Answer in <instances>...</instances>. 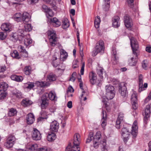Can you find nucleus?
Instances as JSON below:
<instances>
[{
  "instance_id": "nucleus-1",
  "label": "nucleus",
  "mask_w": 151,
  "mask_h": 151,
  "mask_svg": "<svg viewBox=\"0 0 151 151\" xmlns=\"http://www.w3.org/2000/svg\"><path fill=\"white\" fill-rule=\"evenodd\" d=\"M80 135L76 134L74 136L73 142L74 145L71 147V144H69L65 149V151H80V148L78 147L79 144Z\"/></svg>"
},
{
  "instance_id": "nucleus-2",
  "label": "nucleus",
  "mask_w": 151,
  "mask_h": 151,
  "mask_svg": "<svg viewBox=\"0 0 151 151\" xmlns=\"http://www.w3.org/2000/svg\"><path fill=\"white\" fill-rule=\"evenodd\" d=\"M47 34L50 45L52 46H55L57 43L55 32L52 29H50L48 31Z\"/></svg>"
},
{
  "instance_id": "nucleus-3",
  "label": "nucleus",
  "mask_w": 151,
  "mask_h": 151,
  "mask_svg": "<svg viewBox=\"0 0 151 151\" xmlns=\"http://www.w3.org/2000/svg\"><path fill=\"white\" fill-rule=\"evenodd\" d=\"M130 40L133 54L137 57V56L138 50L139 48L138 42L137 40L133 37L130 38Z\"/></svg>"
},
{
  "instance_id": "nucleus-4",
  "label": "nucleus",
  "mask_w": 151,
  "mask_h": 151,
  "mask_svg": "<svg viewBox=\"0 0 151 151\" xmlns=\"http://www.w3.org/2000/svg\"><path fill=\"white\" fill-rule=\"evenodd\" d=\"M104 50V42L102 40H100L96 44L94 50L93 51V55L96 56L98 53L103 51Z\"/></svg>"
},
{
  "instance_id": "nucleus-5",
  "label": "nucleus",
  "mask_w": 151,
  "mask_h": 151,
  "mask_svg": "<svg viewBox=\"0 0 151 151\" xmlns=\"http://www.w3.org/2000/svg\"><path fill=\"white\" fill-rule=\"evenodd\" d=\"M16 140V139L14 136L10 135L4 143V146L7 148H11L13 147Z\"/></svg>"
},
{
  "instance_id": "nucleus-6",
  "label": "nucleus",
  "mask_w": 151,
  "mask_h": 151,
  "mask_svg": "<svg viewBox=\"0 0 151 151\" xmlns=\"http://www.w3.org/2000/svg\"><path fill=\"white\" fill-rule=\"evenodd\" d=\"M131 100L133 108L134 109H136L137 107L138 104L137 95L136 92L134 91L133 92L131 95Z\"/></svg>"
},
{
  "instance_id": "nucleus-7",
  "label": "nucleus",
  "mask_w": 151,
  "mask_h": 151,
  "mask_svg": "<svg viewBox=\"0 0 151 151\" xmlns=\"http://www.w3.org/2000/svg\"><path fill=\"white\" fill-rule=\"evenodd\" d=\"M121 134L124 142H127L130 137V132L127 128L124 127L122 129Z\"/></svg>"
},
{
  "instance_id": "nucleus-8",
  "label": "nucleus",
  "mask_w": 151,
  "mask_h": 151,
  "mask_svg": "<svg viewBox=\"0 0 151 151\" xmlns=\"http://www.w3.org/2000/svg\"><path fill=\"white\" fill-rule=\"evenodd\" d=\"M23 33H21V30H19L18 33V35L16 33L13 34L12 35L11 37V39L14 42H15L18 39L20 40L22 39L21 37H24L25 36V32L23 31Z\"/></svg>"
},
{
  "instance_id": "nucleus-9",
  "label": "nucleus",
  "mask_w": 151,
  "mask_h": 151,
  "mask_svg": "<svg viewBox=\"0 0 151 151\" xmlns=\"http://www.w3.org/2000/svg\"><path fill=\"white\" fill-rule=\"evenodd\" d=\"M32 137L34 140H40L41 139V135L40 132L35 128H34L32 133Z\"/></svg>"
},
{
  "instance_id": "nucleus-10",
  "label": "nucleus",
  "mask_w": 151,
  "mask_h": 151,
  "mask_svg": "<svg viewBox=\"0 0 151 151\" xmlns=\"http://www.w3.org/2000/svg\"><path fill=\"white\" fill-rule=\"evenodd\" d=\"M124 20L126 27L130 29L133 25L132 19L129 16L126 15L124 16Z\"/></svg>"
},
{
  "instance_id": "nucleus-11",
  "label": "nucleus",
  "mask_w": 151,
  "mask_h": 151,
  "mask_svg": "<svg viewBox=\"0 0 151 151\" xmlns=\"http://www.w3.org/2000/svg\"><path fill=\"white\" fill-rule=\"evenodd\" d=\"M38 149V146L36 144L28 143L26 146V150L27 151H37Z\"/></svg>"
},
{
  "instance_id": "nucleus-12",
  "label": "nucleus",
  "mask_w": 151,
  "mask_h": 151,
  "mask_svg": "<svg viewBox=\"0 0 151 151\" xmlns=\"http://www.w3.org/2000/svg\"><path fill=\"white\" fill-rule=\"evenodd\" d=\"M48 20L54 27H58L61 25V22L56 17L49 18Z\"/></svg>"
},
{
  "instance_id": "nucleus-13",
  "label": "nucleus",
  "mask_w": 151,
  "mask_h": 151,
  "mask_svg": "<svg viewBox=\"0 0 151 151\" xmlns=\"http://www.w3.org/2000/svg\"><path fill=\"white\" fill-rule=\"evenodd\" d=\"M31 17V15L29 13L24 12L22 14L21 22H22L24 24H25L30 20Z\"/></svg>"
},
{
  "instance_id": "nucleus-14",
  "label": "nucleus",
  "mask_w": 151,
  "mask_h": 151,
  "mask_svg": "<svg viewBox=\"0 0 151 151\" xmlns=\"http://www.w3.org/2000/svg\"><path fill=\"white\" fill-rule=\"evenodd\" d=\"M137 121H135L132 127L131 134L134 138H135L137 133Z\"/></svg>"
},
{
  "instance_id": "nucleus-15",
  "label": "nucleus",
  "mask_w": 151,
  "mask_h": 151,
  "mask_svg": "<svg viewBox=\"0 0 151 151\" xmlns=\"http://www.w3.org/2000/svg\"><path fill=\"white\" fill-rule=\"evenodd\" d=\"M59 128V124L56 121L52 122L50 125V130L54 132H57Z\"/></svg>"
},
{
  "instance_id": "nucleus-16",
  "label": "nucleus",
  "mask_w": 151,
  "mask_h": 151,
  "mask_svg": "<svg viewBox=\"0 0 151 151\" xmlns=\"http://www.w3.org/2000/svg\"><path fill=\"white\" fill-rule=\"evenodd\" d=\"M124 114L120 112L119 114L118 117L116 121V127L117 129L120 128L121 126V122L123 119Z\"/></svg>"
},
{
  "instance_id": "nucleus-17",
  "label": "nucleus",
  "mask_w": 151,
  "mask_h": 151,
  "mask_svg": "<svg viewBox=\"0 0 151 151\" xmlns=\"http://www.w3.org/2000/svg\"><path fill=\"white\" fill-rule=\"evenodd\" d=\"M126 87L125 86V84L123 83L119 86V91L121 95L124 97L127 95Z\"/></svg>"
},
{
  "instance_id": "nucleus-18",
  "label": "nucleus",
  "mask_w": 151,
  "mask_h": 151,
  "mask_svg": "<svg viewBox=\"0 0 151 151\" xmlns=\"http://www.w3.org/2000/svg\"><path fill=\"white\" fill-rule=\"evenodd\" d=\"M89 78L90 82L91 84L94 85L97 81V78L96 74L93 72L89 73Z\"/></svg>"
},
{
  "instance_id": "nucleus-19",
  "label": "nucleus",
  "mask_w": 151,
  "mask_h": 151,
  "mask_svg": "<svg viewBox=\"0 0 151 151\" xmlns=\"http://www.w3.org/2000/svg\"><path fill=\"white\" fill-rule=\"evenodd\" d=\"M12 27L11 24L9 23H4L1 25V28L3 31L9 32L11 31Z\"/></svg>"
},
{
  "instance_id": "nucleus-20",
  "label": "nucleus",
  "mask_w": 151,
  "mask_h": 151,
  "mask_svg": "<svg viewBox=\"0 0 151 151\" xmlns=\"http://www.w3.org/2000/svg\"><path fill=\"white\" fill-rule=\"evenodd\" d=\"M18 48L19 51L20 52V54L22 56L25 58L28 57V52L26 51L25 49H24V47L20 45L18 47Z\"/></svg>"
},
{
  "instance_id": "nucleus-21",
  "label": "nucleus",
  "mask_w": 151,
  "mask_h": 151,
  "mask_svg": "<svg viewBox=\"0 0 151 151\" xmlns=\"http://www.w3.org/2000/svg\"><path fill=\"white\" fill-rule=\"evenodd\" d=\"M150 105H147L145 110V111L143 113V115L144 116V119H147L150 116Z\"/></svg>"
},
{
  "instance_id": "nucleus-22",
  "label": "nucleus",
  "mask_w": 151,
  "mask_h": 151,
  "mask_svg": "<svg viewBox=\"0 0 151 151\" xmlns=\"http://www.w3.org/2000/svg\"><path fill=\"white\" fill-rule=\"evenodd\" d=\"M119 18L118 16L114 17L112 19V25L115 28L118 27L120 24Z\"/></svg>"
},
{
  "instance_id": "nucleus-23",
  "label": "nucleus",
  "mask_w": 151,
  "mask_h": 151,
  "mask_svg": "<svg viewBox=\"0 0 151 151\" xmlns=\"http://www.w3.org/2000/svg\"><path fill=\"white\" fill-rule=\"evenodd\" d=\"M35 118L33 114L32 113H29L27 116V123L29 124H32L35 121Z\"/></svg>"
},
{
  "instance_id": "nucleus-24",
  "label": "nucleus",
  "mask_w": 151,
  "mask_h": 151,
  "mask_svg": "<svg viewBox=\"0 0 151 151\" xmlns=\"http://www.w3.org/2000/svg\"><path fill=\"white\" fill-rule=\"evenodd\" d=\"M102 118L101 119V126L103 128H104L106 124V112L104 111H102Z\"/></svg>"
},
{
  "instance_id": "nucleus-25",
  "label": "nucleus",
  "mask_w": 151,
  "mask_h": 151,
  "mask_svg": "<svg viewBox=\"0 0 151 151\" xmlns=\"http://www.w3.org/2000/svg\"><path fill=\"white\" fill-rule=\"evenodd\" d=\"M56 55H55L53 57L52 64L53 66L57 67L60 64V59L57 58Z\"/></svg>"
},
{
  "instance_id": "nucleus-26",
  "label": "nucleus",
  "mask_w": 151,
  "mask_h": 151,
  "mask_svg": "<svg viewBox=\"0 0 151 151\" xmlns=\"http://www.w3.org/2000/svg\"><path fill=\"white\" fill-rule=\"evenodd\" d=\"M56 76L52 73L50 74L48 76L46 79L47 83L56 80Z\"/></svg>"
},
{
  "instance_id": "nucleus-27",
  "label": "nucleus",
  "mask_w": 151,
  "mask_h": 151,
  "mask_svg": "<svg viewBox=\"0 0 151 151\" xmlns=\"http://www.w3.org/2000/svg\"><path fill=\"white\" fill-rule=\"evenodd\" d=\"M32 103V102L28 99H23L21 102L22 105L24 107L27 106Z\"/></svg>"
},
{
  "instance_id": "nucleus-28",
  "label": "nucleus",
  "mask_w": 151,
  "mask_h": 151,
  "mask_svg": "<svg viewBox=\"0 0 151 151\" xmlns=\"http://www.w3.org/2000/svg\"><path fill=\"white\" fill-rule=\"evenodd\" d=\"M56 138L55 134L53 132H49L47 136V139L49 141H52Z\"/></svg>"
},
{
  "instance_id": "nucleus-29",
  "label": "nucleus",
  "mask_w": 151,
  "mask_h": 151,
  "mask_svg": "<svg viewBox=\"0 0 151 151\" xmlns=\"http://www.w3.org/2000/svg\"><path fill=\"white\" fill-rule=\"evenodd\" d=\"M22 14L17 13L14 14L13 17L14 20L17 22H21Z\"/></svg>"
},
{
  "instance_id": "nucleus-30",
  "label": "nucleus",
  "mask_w": 151,
  "mask_h": 151,
  "mask_svg": "<svg viewBox=\"0 0 151 151\" xmlns=\"http://www.w3.org/2000/svg\"><path fill=\"white\" fill-rule=\"evenodd\" d=\"M110 0H104L103 8L105 11L109 10V1Z\"/></svg>"
},
{
  "instance_id": "nucleus-31",
  "label": "nucleus",
  "mask_w": 151,
  "mask_h": 151,
  "mask_svg": "<svg viewBox=\"0 0 151 151\" xmlns=\"http://www.w3.org/2000/svg\"><path fill=\"white\" fill-rule=\"evenodd\" d=\"M48 94L49 99L52 101H55L57 100V97L55 93L53 91H50Z\"/></svg>"
},
{
  "instance_id": "nucleus-32",
  "label": "nucleus",
  "mask_w": 151,
  "mask_h": 151,
  "mask_svg": "<svg viewBox=\"0 0 151 151\" xmlns=\"http://www.w3.org/2000/svg\"><path fill=\"white\" fill-rule=\"evenodd\" d=\"M41 107L42 109H46L49 104V100H41Z\"/></svg>"
},
{
  "instance_id": "nucleus-33",
  "label": "nucleus",
  "mask_w": 151,
  "mask_h": 151,
  "mask_svg": "<svg viewBox=\"0 0 151 151\" xmlns=\"http://www.w3.org/2000/svg\"><path fill=\"white\" fill-rule=\"evenodd\" d=\"M46 112L45 111H42L40 113V116L38 119V121H42L43 119H46L47 117Z\"/></svg>"
},
{
  "instance_id": "nucleus-34",
  "label": "nucleus",
  "mask_w": 151,
  "mask_h": 151,
  "mask_svg": "<svg viewBox=\"0 0 151 151\" xmlns=\"http://www.w3.org/2000/svg\"><path fill=\"white\" fill-rule=\"evenodd\" d=\"M115 91L106 93V96L107 99H111L115 96Z\"/></svg>"
},
{
  "instance_id": "nucleus-35",
  "label": "nucleus",
  "mask_w": 151,
  "mask_h": 151,
  "mask_svg": "<svg viewBox=\"0 0 151 151\" xmlns=\"http://www.w3.org/2000/svg\"><path fill=\"white\" fill-rule=\"evenodd\" d=\"M139 91L141 92L143 89H142L143 86V80L142 76L141 75H139Z\"/></svg>"
},
{
  "instance_id": "nucleus-36",
  "label": "nucleus",
  "mask_w": 151,
  "mask_h": 151,
  "mask_svg": "<svg viewBox=\"0 0 151 151\" xmlns=\"http://www.w3.org/2000/svg\"><path fill=\"white\" fill-rule=\"evenodd\" d=\"M137 57L135 56V58L131 57L128 60L129 64L131 66L135 65L137 62Z\"/></svg>"
},
{
  "instance_id": "nucleus-37",
  "label": "nucleus",
  "mask_w": 151,
  "mask_h": 151,
  "mask_svg": "<svg viewBox=\"0 0 151 151\" xmlns=\"http://www.w3.org/2000/svg\"><path fill=\"white\" fill-rule=\"evenodd\" d=\"M105 90L106 93L115 91L114 87L110 84H108L105 86Z\"/></svg>"
},
{
  "instance_id": "nucleus-38",
  "label": "nucleus",
  "mask_w": 151,
  "mask_h": 151,
  "mask_svg": "<svg viewBox=\"0 0 151 151\" xmlns=\"http://www.w3.org/2000/svg\"><path fill=\"white\" fill-rule=\"evenodd\" d=\"M17 113V112L16 109L12 108L9 109L8 115L10 116H12L16 115Z\"/></svg>"
},
{
  "instance_id": "nucleus-39",
  "label": "nucleus",
  "mask_w": 151,
  "mask_h": 151,
  "mask_svg": "<svg viewBox=\"0 0 151 151\" xmlns=\"http://www.w3.org/2000/svg\"><path fill=\"white\" fill-rule=\"evenodd\" d=\"M60 58L63 59H66L68 55L67 52L64 50L61 49L60 51Z\"/></svg>"
},
{
  "instance_id": "nucleus-40",
  "label": "nucleus",
  "mask_w": 151,
  "mask_h": 151,
  "mask_svg": "<svg viewBox=\"0 0 151 151\" xmlns=\"http://www.w3.org/2000/svg\"><path fill=\"white\" fill-rule=\"evenodd\" d=\"M37 86L39 87H43L45 86H49L50 84L49 83H47L45 82H40L37 81L36 83Z\"/></svg>"
},
{
  "instance_id": "nucleus-41",
  "label": "nucleus",
  "mask_w": 151,
  "mask_h": 151,
  "mask_svg": "<svg viewBox=\"0 0 151 151\" xmlns=\"http://www.w3.org/2000/svg\"><path fill=\"white\" fill-rule=\"evenodd\" d=\"M101 138V132L100 131H98L93 137V140L100 141V140Z\"/></svg>"
},
{
  "instance_id": "nucleus-42",
  "label": "nucleus",
  "mask_w": 151,
  "mask_h": 151,
  "mask_svg": "<svg viewBox=\"0 0 151 151\" xmlns=\"http://www.w3.org/2000/svg\"><path fill=\"white\" fill-rule=\"evenodd\" d=\"M70 26L68 20L67 19H65L63 21L62 27L64 29H65Z\"/></svg>"
},
{
  "instance_id": "nucleus-43",
  "label": "nucleus",
  "mask_w": 151,
  "mask_h": 151,
  "mask_svg": "<svg viewBox=\"0 0 151 151\" xmlns=\"http://www.w3.org/2000/svg\"><path fill=\"white\" fill-rule=\"evenodd\" d=\"M12 93L16 97L18 98H20L22 95V93L18 90L15 89H14L12 92Z\"/></svg>"
},
{
  "instance_id": "nucleus-44",
  "label": "nucleus",
  "mask_w": 151,
  "mask_h": 151,
  "mask_svg": "<svg viewBox=\"0 0 151 151\" xmlns=\"http://www.w3.org/2000/svg\"><path fill=\"white\" fill-rule=\"evenodd\" d=\"M102 151H108V147L106 143V140L104 139L101 145Z\"/></svg>"
},
{
  "instance_id": "nucleus-45",
  "label": "nucleus",
  "mask_w": 151,
  "mask_h": 151,
  "mask_svg": "<svg viewBox=\"0 0 151 151\" xmlns=\"http://www.w3.org/2000/svg\"><path fill=\"white\" fill-rule=\"evenodd\" d=\"M93 139V132H91L89 133L88 138L86 141V143H89Z\"/></svg>"
},
{
  "instance_id": "nucleus-46",
  "label": "nucleus",
  "mask_w": 151,
  "mask_h": 151,
  "mask_svg": "<svg viewBox=\"0 0 151 151\" xmlns=\"http://www.w3.org/2000/svg\"><path fill=\"white\" fill-rule=\"evenodd\" d=\"M34 86V85L33 83L28 82L26 83H24V87L29 89L33 88Z\"/></svg>"
},
{
  "instance_id": "nucleus-47",
  "label": "nucleus",
  "mask_w": 151,
  "mask_h": 151,
  "mask_svg": "<svg viewBox=\"0 0 151 151\" xmlns=\"http://www.w3.org/2000/svg\"><path fill=\"white\" fill-rule=\"evenodd\" d=\"M100 22V17L99 16H97L95 18L94 21V25L96 28H98L99 27Z\"/></svg>"
},
{
  "instance_id": "nucleus-48",
  "label": "nucleus",
  "mask_w": 151,
  "mask_h": 151,
  "mask_svg": "<svg viewBox=\"0 0 151 151\" xmlns=\"http://www.w3.org/2000/svg\"><path fill=\"white\" fill-rule=\"evenodd\" d=\"M74 90L72 87L70 86L68 88L67 91V94L68 97L72 96L73 95L72 93Z\"/></svg>"
},
{
  "instance_id": "nucleus-49",
  "label": "nucleus",
  "mask_w": 151,
  "mask_h": 151,
  "mask_svg": "<svg viewBox=\"0 0 151 151\" xmlns=\"http://www.w3.org/2000/svg\"><path fill=\"white\" fill-rule=\"evenodd\" d=\"M32 42V40L31 39L28 37H25L24 40V43L26 46H28Z\"/></svg>"
},
{
  "instance_id": "nucleus-50",
  "label": "nucleus",
  "mask_w": 151,
  "mask_h": 151,
  "mask_svg": "<svg viewBox=\"0 0 151 151\" xmlns=\"http://www.w3.org/2000/svg\"><path fill=\"white\" fill-rule=\"evenodd\" d=\"M24 29L26 32H29L32 29L31 24H25Z\"/></svg>"
},
{
  "instance_id": "nucleus-51",
  "label": "nucleus",
  "mask_w": 151,
  "mask_h": 151,
  "mask_svg": "<svg viewBox=\"0 0 151 151\" xmlns=\"http://www.w3.org/2000/svg\"><path fill=\"white\" fill-rule=\"evenodd\" d=\"M8 87V85L5 82H2L0 84V88L2 89L4 91L6 90Z\"/></svg>"
},
{
  "instance_id": "nucleus-52",
  "label": "nucleus",
  "mask_w": 151,
  "mask_h": 151,
  "mask_svg": "<svg viewBox=\"0 0 151 151\" xmlns=\"http://www.w3.org/2000/svg\"><path fill=\"white\" fill-rule=\"evenodd\" d=\"M11 55L12 57L17 59H19L20 58L17 50L14 51L11 53Z\"/></svg>"
},
{
  "instance_id": "nucleus-53",
  "label": "nucleus",
  "mask_w": 151,
  "mask_h": 151,
  "mask_svg": "<svg viewBox=\"0 0 151 151\" xmlns=\"http://www.w3.org/2000/svg\"><path fill=\"white\" fill-rule=\"evenodd\" d=\"M104 70V69L101 67H99L97 69V73L101 78L103 77L102 75Z\"/></svg>"
},
{
  "instance_id": "nucleus-54",
  "label": "nucleus",
  "mask_w": 151,
  "mask_h": 151,
  "mask_svg": "<svg viewBox=\"0 0 151 151\" xmlns=\"http://www.w3.org/2000/svg\"><path fill=\"white\" fill-rule=\"evenodd\" d=\"M87 93L83 91L81 95V99L83 101H85L87 99Z\"/></svg>"
},
{
  "instance_id": "nucleus-55",
  "label": "nucleus",
  "mask_w": 151,
  "mask_h": 151,
  "mask_svg": "<svg viewBox=\"0 0 151 151\" xmlns=\"http://www.w3.org/2000/svg\"><path fill=\"white\" fill-rule=\"evenodd\" d=\"M31 68L30 66H27L24 69L25 74L26 75H29L31 73Z\"/></svg>"
},
{
  "instance_id": "nucleus-56",
  "label": "nucleus",
  "mask_w": 151,
  "mask_h": 151,
  "mask_svg": "<svg viewBox=\"0 0 151 151\" xmlns=\"http://www.w3.org/2000/svg\"><path fill=\"white\" fill-rule=\"evenodd\" d=\"M46 3L50 4L53 6H54L56 5V1L55 0H44Z\"/></svg>"
},
{
  "instance_id": "nucleus-57",
  "label": "nucleus",
  "mask_w": 151,
  "mask_h": 151,
  "mask_svg": "<svg viewBox=\"0 0 151 151\" xmlns=\"http://www.w3.org/2000/svg\"><path fill=\"white\" fill-rule=\"evenodd\" d=\"M7 36V34L6 33L3 32H0V40H4L6 38Z\"/></svg>"
},
{
  "instance_id": "nucleus-58",
  "label": "nucleus",
  "mask_w": 151,
  "mask_h": 151,
  "mask_svg": "<svg viewBox=\"0 0 151 151\" xmlns=\"http://www.w3.org/2000/svg\"><path fill=\"white\" fill-rule=\"evenodd\" d=\"M93 146L95 148H97L100 145V141H96L93 140Z\"/></svg>"
},
{
  "instance_id": "nucleus-59",
  "label": "nucleus",
  "mask_w": 151,
  "mask_h": 151,
  "mask_svg": "<svg viewBox=\"0 0 151 151\" xmlns=\"http://www.w3.org/2000/svg\"><path fill=\"white\" fill-rule=\"evenodd\" d=\"M56 107L54 106H52L49 108V110L51 114H54L56 110Z\"/></svg>"
},
{
  "instance_id": "nucleus-60",
  "label": "nucleus",
  "mask_w": 151,
  "mask_h": 151,
  "mask_svg": "<svg viewBox=\"0 0 151 151\" xmlns=\"http://www.w3.org/2000/svg\"><path fill=\"white\" fill-rule=\"evenodd\" d=\"M6 94L4 91H0V100L4 99L6 96Z\"/></svg>"
},
{
  "instance_id": "nucleus-61",
  "label": "nucleus",
  "mask_w": 151,
  "mask_h": 151,
  "mask_svg": "<svg viewBox=\"0 0 151 151\" xmlns=\"http://www.w3.org/2000/svg\"><path fill=\"white\" fill-rule=\"evenodd\" d=\"M48 96V94L47 93H44L42 96L41 100H48L47 99Z\"/></svg>"
},
{
  "instance_id": "nucleus-62",
  "label": "nucleus",
  "mask_w": 151,
  "mask_h": 151,
  "mask_svg": "<svg viewBox=\"0 0 151 151\" xmlns=\"http://www.w3.org/2000/svg\"><path fill=\"white\" fill-rule=\"evenodd\" d=\"M85 63L83 62L82 63V66L80 70V73L81 75H83L84 70Z\"/></svg>"
},
{
  "instance_id": "nucleus-63",
  "label": "nucleus",
  "mask_w": 151,
  "mask_h": 151,
  "mask_svg": "<svg viewBox=\"0 0 151 151\" xmlns=\"http://www.w3.org/2000/svg\"><path fill=\"white\" fill-rule=\"evenodd\" d=\"M78 61L77 60H74L73 62V68H75L78 66Z\"/></svg>"
},
{
  "instance_id": "nucleus-64",
  "label": "nucleus",
  "mask_w": 151,
  "mask_h": 151,
  "mask_svg": "<svg viewBox=\"0 0 151 151\" xmlns=\"http://www.w3.org/2000/svg\"><path fill=\"white\" fill-rule=\"evenodd\" d=\"M37 151H50L49 149L46 147H42L39 148Z\"/></svg>"
}]
</instances>
